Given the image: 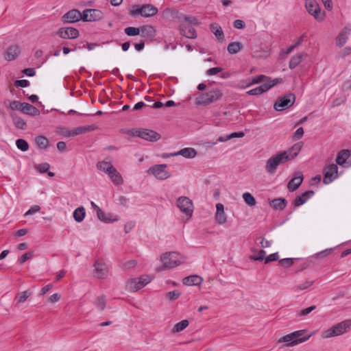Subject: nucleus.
Here are the masks:
<instances>
[{
	"instance_id": "nucleus-1",
	"label": "nucleus",
	"mask_w": 351,
	"mask_h": 351,
	"mask_svg": "<svg viewBox=\"0 0 351 351\" xmlns=\"http://www.w3.org/2000/svg\"><path fill=\"white\" fill-rule=\"evenodd\" d=\"M302 149L300 143H295L287 151L280 152L269 158L265 162V171L269 174L273 175L276 172L278 166L283 165L287 161L293 159L298 156Z\"/></svg>"
},
{
	"instance_id": "nucleus-2",
	"label": "nucleus",
	"mask_w": 351,
	"mask_h": 351,
	"mask_svg": "<svg viewBox=\"0 0 351 351\" xmlns=\"http://www.w3.org/2000/svg\"><path fill=\"white\" fill-rule=\"evenodd\" d=\"M311 336L312 334H306V330H299L282 336L278 339L277 343L292 347L306 341Z\"/></svg>"
},
{
	"instance_id": "nucleus-3",
	"label": "nucleus",
	"mask_w": 351,
	"mask_h": 351,
	"mask_svg": "<svg viewBox=\"0 0 351 351\" xmlns=\"http://www.w3.org/2000/svg\"><path fill=\"white\" fill-rule=\"evenodd\" d=\"M160 261L167 269L175 268L186 261V256L178 252H169L160 256Z\"/></svg>"
},
{
	"instance_id": "nucleus-4",
	"label": "nucleus",
	"mask_w": 351,
	"mask_h": 351,
	"mask_svg": "<svg viewBox=\"0 0 351 351\" xmlns=\"http://www.w3.org/2000/svg\"><path fill=\"white\" fill-rule=\"evenodd\" d=\"M199 24V22L196 17L184 16L182 18L180 32L188 38H195L197 34L194 26H197Z\"/></svg>"
},
{
	"instance_id": "nucleus-5",
	"label": "nucleus",
	"mask_w": 351,
	"mask_h": 351,
	"mask_svg": "<svg viewBox=\"0 0 351 351\" xmlns=\"http://www.w3.org/2000/svg\"><path fill=\"white\" fill-rule=\"evenodd\" d=\"M350 330L351 319H346L328 329L322 330L321 336L324 339H328L341 335Z\"/></svg>"
},
{
	"instance_id": "nucleus-6",
	"label": "nucleus",
	"mask_w": 351,
	"mask_h": 351,
	"mask_svg": "<svg viewBox=\"0 0 351 351\" xmlns=\"http://www.w3.org/2000/svg\"><path fill=\"white\" fill-rule=\"evenodd\" d=\"M153 279L152 276L147 274L141 275L138 278H130L125 283V289L132 293L136 292L150 283Z\"/></svg>"
},
{
	"instance_id": "nucleus-7",
	"label": "nucleus",
	"mask_w": 351,
	"mask_h": 351,
	"mask_svg": "<svg viewBox=\"0 0 351 351\" xmlns=\"http://www.w3.org/2000/svg\"><path fill=\"white\" fill-rule=\"evenodd\" d=\"M158 11V8L151 4L134 5L130 8L129 13L132 16H141L148 18L155 16Z\"/></svg>"
},
{
	"instance_id": "nucleus-8",
	"label": "nucleus",
	"mask_w": 351,
	"mask_h": 351,
	"mask_svg": "<svg viewBox=\"0 0 351 351\" xmlns=\"http://www.w3.org/2000/svg\"><path fill=\"white\" fill-rule=\"evenodd\" d=\"M221 97V92L214 88L205 93H198L196 95V102L199 105L206 106L219 100Z\"/></svg>"
},
{
	"instance_id": "nucleus-9",
	"label": "nucleus",
	"mask_w": 351,
	"mask_h": 351,
	"mask_svg": "<svg viewBox=\"0 0 351 351\" xmlns=\"http://www.w3.org/2000/svg\"><path fill=\"white\" fill-rule=\"evenodd\" d=\"M176 206L184 215L186 219L192 217L194 210L193 201L186 196H180L176 199Z\"/></svg>"
},
{
	"instance_id": "nucleus-10",
	"label": "nucleus",
	"mask_w": 351,
	"mask_h": 351,
	"mask_svg": "<svg viewBox=\"0 0 351 351\" xmlns=\"http://www.w3.org/2000/svg\"><path fill=\"white\" fill-rule=\"evenodd\" d=\"M305 8L309 14L317 22H322L326 18V13L321 11L318 3L315 0H305Z\"/></svg>"
},
{
	"instance_id": "nucleus-11",
	"label": "nucleus",
	"mask_w": 351,
	"mask_h": 351,
	"mask_svg": "<svg viewBox=\"0 0 351 351\" xmlns=\"http://www.w3.org/2000/svg\"><path fill=\"white\" fill-rule=\"evenodd\" d=\"M91 208L96 213L97 218L102 222L108 223L117 221L119 217L110 213H104L94 202H90Z\"/></svg>"
},
{
	"instance_id": "nucleus-12",
	"label": "nucleus",
	"mask_w": 351,
	"mask_h": 351,
	"mask_svg": "<svg viewBox=\"0 0 351 351\" xmlns=\"http://www.w3.org/2000/svg\"><path fill=\"white\" fill-rule=\"evenodd\" d=\"M165 165H155L147 170V173L154 176L156 179L163 180L171 176L170 172L166 170Z\"/></svg>"
},
{
	"instance_id": "nucleus-13",
	"label": "nucleus",
	"mask_w": 351,
	"mask_h": 351,
	"mask_svg": "<svg viewBox=\"0 0 351 351\" xmlns=\"http://www.w3.org/2000/svg\"><path fill=\"white\" fill-rule=\"evenodd\" d=\"M295 96L293 94L280 97L275 101L274 108L277 111H282L291 106L295 102Z\"/></svg>"
},
{
	"instance_id": "nucleus-14",
	"label": "nucleus",
	"mask_w": 351,
	"mask_h": 351,
	"mask_svg": "<svg viewBox=\"0 0 351 351\" xmlns=\"http://www.w3.org/2000/svg\"><path fill=\"white\" fill-rule=\"evenodd\" d=\"M84 21L93 22L101 19L104 17L103 12L98 9H87L82 13Z\"/></svg>"
},
{
	"instance_id": "nucleus-15",
	"label": "nucleus",
	"mask_w": 351,
	"mask_h": 351,
	"mask_svg": "<svg viewBox=\"0 0 351 351\" xmlns=\"http://www.w3.org/2000/svg\"><path fill=\"white\" fill-rule=\"evenodd\" d=\"M216 211L215 213V219L217 225L223 226L228 221V216L225 212V208L223 204L217 203L215 205Z\"/></svg>"
},
{
	"instance_id": "nucleus-16",
	"label": "nucleus",
	"mask_w": 351,
	"mask_h": 351,
	"mask_svg": "<svg viewBox=\"0 0 351 351\" xmlns=\"http://www.w3.org/2000/svg\"><path fill=\"white\" fill-rule=\"evenodd\" d=\"M82 14L77 10H69L62 16V21L64 23H73L82 19Z\"/></svg>"
},
{
	"instance_id": "nucleus-17",
	"label": "nucleus",
	"mask_w": 351,
	"mask_h": 351,
	"mask_svg": "<svg viewBox=\"0 0 351 351\" xmlns=\"http://www.w3.org/2000/svg\"><path fill=\"white\" fill-rule=\"evenodd\" d=\"M94 276L97 278H104L107 276L108 269L107 265L101 261H96L94 264Z\"/></svg>"
},
{
	"instance_id": "nucleus-18",
	"label": "nucleus",
	"mask_w": 351,
	"mask_h": 351,
	"mask_svg": "<svg viewBox=\"0 0 351 351\" xmlns=\"http://www.w3.org/2000/svg\"><path fill=\"white\" fill-rule=\"evenodd\" d=\"M337 163L343 167H349L351 166V151L343 150L337 156Z\"/></svg>"
},
{
	"instance_id": "nucleus-19",
	"label": "nucleus",
	"mask_w": 351,
	"mask_h": 351,
	"mask_svg": "<svg viewBox=\"0 0 351 351\" xmlns=\"http://www.w3.org/2000/svg\"><path fill=\"white\" fill-rule=\"evenodd\" d=\"M351 33V26L346 25L339 32L336 38L335 43L339 47H343L348 40L349 36Z\"/></svg>"
},
{
	"instance_id": "nucleus-20",
	"label": "nucleus",
	"mask_w": 351,
	"mask_h": 351,
	"mask_svg": "<svg viewBox=\"0 0 351 351\" xmlns=\"http://www.w3.org/2000/svg\"><path fill=\"white\" fill-rule=\"evenodd\" d=\"M58 35L64 39H73L79 36V32L76 28L67 27L59 29Z\"/></svg>"
},
{
	"instance_id": "nucleus-21",
	"label": "nucleus",
	"mask_w": 351,
	"mask_h": 351,
	"mask_svg": "<svg viewBox=\"0 0 351 351\" xmlns=\"http://www.w3.org/2000/svg\"><path fill=\"white\" fill-rule=\"evenodd\" d=\"M338 167L336 165H331L326 169L324 178V184H329L337 177Z\"/></svg>"
},
{
	"instance_id": "nucleus-22",
	"label": "nucleus",
	"mask_w": 351,
	"mask_h": 351,
	"mask_svg": "<svg viewBox=\"0 0 351 351\" xmlns=\"http://www.w3.org/2000/svg\"><path fill=\"white\" fill-rule=\"evenodd\" d=\"M134 138H138L148 142H155L160 138V133H130Z\"/></svg>"
},
{
	"instance_id": "nucleus-23",
	"label": "nucleus",
	"mask_w": 351,
	"mask_h": 351,
	"mask_svg": "<svg viewBox=\"0 0 351 351\" xmlns=\"http://www.w3.org/2000/svg\"><path fill=\"white\" fill-rule=\"evenodd\" d=\"M282 82H283V80L282 78H274V79L271 80L269 77V80H267L263 82L264 83L263 84H261V86H259L258 88H259L261 93L263 94V93L267 92V90H269V89H271L272 87H274L276 84L282 83Z\"/></svg>"
},
{
	"instance_id": "nucleus-24",
	"label": "nucleus",
	"mask_w": 351,
	"mask_h": 351,
	"mask_svg": "<svg viewBox=\"0 0 351 351\" xmlns=\"http://www.w3.org/2000/svg\"><path fill=\"white\" fill-rule=\"evenodd\" d=\"M182 156L185 158H193L196 156L197 152L195 149L192 147H186L180 149L178 152L171 153L170 156Z\"/></svg>"
},
{
	"instance_id": "nucleus-25",
	"label": "nucleus",
	"mask_w": 351,
	"mask_h": 351,
	"mask_svg": "<svg viewBox=\"0 0 351 351\" xmlns=\"http://www.w3.org/2000/svg\"><path fill=\"white\" fill-rule=\"evenodd\" d=\"M109 179L116 186H119L123 183V179L121 173L117 170L115 167L112 169L108 174Z\"/></svg>"
},
{
	"instance_id": "nucleus-26",
	"label": "nucleus",
	"mask_w": 351,
	"mask_h": 351,
	"mask_svg": "<svg viewBox=\"0 0 351 351\" xmlns=\"http://www.w3.org/2000/svg\"><path fill=\"white\" fill-rule=\"evenodd\" d=\"M20 53V49L17 45L10 46L5 52L4 58L8 61H12L16 58Z\"/></svg>"
},
{
	"instance_id": "nucleus-27",
	"label": "nucleus",
	"mask_w": 351,
	"mask_h": 351,
	"mask_svg": "<svg viewBox=\"0 0 351 351\" xmlns=\"http://www.w3.org/2000/svg\"><path fill=\"white\" fill-rule=\"evenodd\" d=\"M202 278L198 275H191L182 280L183 284L187 286H197L202 284Z\"/></svg>"
},
{
	"instance_id": "nucleus-28",
	"label": "nucleus",
	"mask_w": 351,
	"mask_h": 351,
	"mask_svg": "<svg viewBox=\"0 0 351 351\" xmlns=\"http://www.w3.org/2000/svg\"><path fill=\"white\" fill-rule=\"evenodd\" d=\"M267 80H269V77L265 75H259L254 76L252 78H248V82L246 83L245 86H243L242 88H246L252 85L257 84L261 82H263Z\"/></svg>"
},
{
	"instance_id": "nucleus-29",
	"label": "nucleus",
	"mask_w": 351,
	"mask_h": 351,
	"mask_svg": "<svg viewBox=\"0 0 351 351\" xmlns=\"http://www.w3.org/2000/svg\"><path fill=\"white\" fill-rule=\"evenodd\" d=\"M21 111L31 116H38L40 114V111L36 107L28 103H23Z\"/></svg>"
},
{
	"instance_id": "nucleus-30",
	"label": "nucleus",
	"mask_w": 351,
	"mask_h": 351,
	"mask_svg": "<svg viewBox=\"0 0 351 351\" xmlns=\"http://www.w3.org/2000/svg\"><path fill=\"white\" fill-rule=\"evenodd\" d=\"M302 180L303 177L300 174H298V176L293 178L288 183L287 187L289 190L291 191H295L302 184Z\"/></svg>"
},
{
	"instance_id": "nucleus-31",
	"label": "nucleus",
	"mask_w": 351,
	"mask_h": 351,
	"mask_svg": "<svg viewBox=\"0 0 351 351\" xmlns=\"http://www.w3.org/2000/svg\"><path fill=\"white\" fill-rule=\"evenodd\" d=\"M86 214L85 208L81 206L74 210L73 217L76 222L80 223L84 219Z\"/></svg>"
},
{
	"instance_id": "nucleus-32",
	"label": "nucleus",
	"mask_w": 351,
	"mask_h": 351,
	"mask_svg": "<svg viewBox=\"0 0 351 351\" xmlns=\"http://www.w3.org/2000/svg\"><path fill=\"white\" fill-rule=\"evenodd\" d=\"M96 166L99 171H101L106 174H108L110 171L112 170V169H114V166L112 165V163L106 160L99 161Z\"/></svg>"
},
{
	"instance_id": "nucleus-33",
	"label": "nucleus",
	"mask_w": 351,
	"mask_h": 351,
	"mask_svg": "<svg viewBox=\"0 0 351 351\" xmlns=\"http://www.w3.org/2000/svg\"><path fill=\"white\" fill-rule=\"evenodd\" d=\"M314 193L312 191H308L304 193H303L301 196L298 197L295 201L294 204L297 206H300L304 204L308 199L313 197Z\"/></svg>"
},
{
	"instance_id": "nucleus-34",
	"label": "nucleus",
	"mask_w": 351,
	"mask_h": 351,
	"mask_svg": "<svg viewBox=\"0 0 351 351\" xmlns=\"http://www.w3.org/2000/svg\"><path fill=\"white\" fill-rule=\"evenodd\" d=\"M141 33L143 36L153 38L155 36L156 30L151 25H143L141 27Z\"/></svg>"
},
{
	"instance_id": "nucleus-35",
	"label": "nucleus",
	"mask_w": 351,
	"mask_h": 351,
	"mask_svg": "<svg viewBox=\"0 0 351 351\" xmlns=\"http://www.w3.org/2000/svg\"><path fill=\"white\" fill-rule=\"evenodd\" d=\"M306 55L305 53H299L293 56L290 61L289 66L291 69H295L302 60L303 56Z\"/></svg>"
},
{
	"instance_id": "nucleus-36",
	"label": "nucleus",
	"mask_w": 351,
	"mask_h": 351,
	"mask_svg": "<svg viewBox=\"0 0 351 351\" xmlns=\"http://www.w3.org/2000/svg\"><path fill=\"white\" fill-rule=\"evenodd\" d=\"M270 204L273 206L274 208L282 210L285 208L287 204L284 199L278 198L271 201Z\"/></svg>"
},
{
	"instance_id": "nucleus-37",
	"label": "nucleus",
	"mask_w": 351,
	"mask_h": 351,
	"mask_svg": "<svg viewBox=\"0 0 351 351\" xmlns=\"http://www.w3.org/2000/svg\"><path fill=\"white\" fill-rule=\"evenodd\" d=\"M211 32L217 37L219 40L223 39V32L221 27L217 23H213L210 25Z\"/></svg>"
},
{
	"instance_id": "nucleus-38",
	"label": "nucleus",
	"mask_w": 351,
	"mask_h": 351,
	"mask_svg": "<svg viewBox=\"0 0 351 351\" xmlns=\"http://www.w3.org/2000/svg\"><path fill=\"white\" fill-rule=\"evenodd\" d=\"M36 143L41 149H46L49 146L48 139L43 136H38L36 138Z\"/></svg>"
},
{
	"instance_id": "nucleus-39",
	"label": "nucleus",
	"mask_w": 351,
	"mask_h": 351,
	"mask_svg": "<svg viewBox=\"0 0 351 351\" xmlns=\"http://www.w3.org/2000/svg\"><path fill=\"white\" fill-rule=\"evenodd\" d=\"M242 197L243 199V201L247 206H249L250 207H253L256 205V199L250 193H249V192L244 193L242 195Z\"/></svg>"
},
{
	"instance_id": "nucleus-40",
	"label": "nucleus",
	"mask_w": 351,
	"mask_h": 351,
	"mask_svg": "<svg viewBox=\"0 0 351 351\" xmlns=\"http://www.w3.org/2000/svg\"><path fill=\"white\" fill-rule=\"evenodd\" d=\"M31 295V293L29 291H24L21 293H19L15 297L14 301L17 304H21L25 302L27 299Z\"/></svg>"
},
{
	"instance_id": "nucleus-41",
	"label": "nucleus",
	"mask_w": 351,
	"mask_h": 351,
	"mask_svg": "<svg viewBox=\"0 0 351 351\" xmlns=\"http://www.w3.org/2000/svg\"><path fill=\"white\" fill-rule=\"evenodd\" d=\"M241 49V44L239 42H232L228 44L227 49L230 54L238 53Z\"/></svg>"
},
{
	"instance_id": "nucleus-42",
	"label": "nucleus",
	"mask_w": 351,
	"mask_h": 351,
	"mask_svg": "<svg viewBox=\"0 0 351 351\" xmlns=\"http://www.w3.org/2000/svg\"><path fill=\"white\" fill-rule=\"evenodd\" d=\"M189 326V321L186 319H184L178 323H177L173 328V332H179L184 330Z\"/></svg>"
},
{
	"instance_id": "nucleus-43",
	"label": "nucleus",
	"mask_w": 351,
	"mask_h": 351,
	"mask_svg": "<svg viewBox=\"0 0 351 351\" xmlns=\"http://www.w3.org/2000/svg\"><path fill=\"white\" fill-rule=\"evenodd\" d=\"M265 255L266 253L264 250H258L257 252H255L252 255L250 256V259H252L254 261H263L265 260Z\"/></svg>"
},
{
	"instance_id": "nucleus-44",
	"label": "nucleus",
	"mask_w": 351,
	"mask_h": 351,
	"mask_svg": "<svg viewBox=\"0 0 351 351\" xmlns=\"http://www.w3.org/2000/svg\"><path fill=\"white\" fill-rule=\"evenodd\" d=\"M124 32L129 36H137L141 33V27H128Z\"/></svg>"
},
{
	"instance_id": "nucleus-45",
	"label": "nucleus",
	"mask_w": 351,
	"mask_h": 351,
	"mask_svg": "<svg viewBox=\"0 0 351 351\" xmlns=\"http://www.w3.org/2000/svg\"><path fill=\"white\" fill-rule=\"evenodd\" d=\"M243 136L244 133H230V134L226 135V136L219 137V141L224 142L233 138H242L243 137Z\"/></svg>"
},
{
	"instance_id": "nucleus-46",
	"label": "nucleus",
	"mask_w": 351,
	"mask_h": 351,
	"mask_svg": "<svg viewBox=\"0 0 351 351\" xmlns=\"http://www.w3.org/2000/svg\"><path fill=\"white\" fill-rule=\"evenodd\" d=\"M94 304L98 309L104 310L106 307V300L104 297L103 295L97 297Z\"/></svg>"
},
{
	"instance_id": "nucleus-47",
	"label": "nucleus",
	"mask_w": 351,
	"mask_h": 351,
	"mask_svg": "<svg viewBox=\"0 0 351 351\" xmlns=\"http://www.w3.org/2000/svg\"><path fill=\"white\" fill-rule=\"evenodd\" d=\"M16 145L17 148L23 152L27 151L29 149L28 143L23 139H18L16 141Z\"/></svg>"
},
{
	"instance_id": "nucleus-48",
	"label": "nucleus",
	"mask_w": 351,
	"mask_h": 351,
	"mask_svg": "<svg viewBox=\"0 0 351 351\" xmlns=\"http://www.w3.org/2000/svg\"><path fill=\"white\" fill-rule=\"evenodd\" d=\"M181 295V292L178 290H173L168 292L166 297L168 300L173 301L178 299Z\"/></svg>"
},
{
	"instance_id": "nucleus-49",
	"label": "nucleus",
	"mask_w": 351,
	"mask_h": 351,
	"mask_svg": "<svg viewBox=\"0 0 351 351\" xmlns=\"http://www.w3.org/2000/svg\"><path fill=\"white\" fill-rule=\"evenodd\" d=\"M35 168L40 172V173H45L47 172L49 168L50 165L47 162H43L39 165H37Z\"/></svg>"
},
{
	"instance_id": "nucleus-50",
	"label": "nucleus",
	"mask_w": 351,
	"mask_h": 351,
	"mask_svg": "<svg viewBox=\"0 0 351 351\" xmlns=\"http://www.w3.org/2000/svg\"><path fill=\"white\" fill-rule=\"evenodd\" d=\"M312 284H313V281H306L303 283L298 285L295 287V291H302V290L306 289L308 287H310L312 285Z\"/></svg>"
},
{
	"instance_id": "nucleus-51",
	"label": "nucleus",
	"mask_w": 351,
	"mask_h": 351,
	"mask_svg": "<svg viewBox=\"0 0 351 351\" xmlns=\"http://www.w3.org/2000/svg\"><path fill=\"white\" fill-rule=\"evenodd\" d=\"M135 222L134 221H130L125 223L124 226V231L125 233H129L134 227Z\"/></svg>"
},
{
	"instance_id": "nucleus-52",
	"label": "nucleus",
	"mask_w": 351,
	"mask_h": 351,
	"mask_svg": "<svg viewBox=\"0 0 351 351\" xmlns=\"http://www.w3.org/2000/svg\"><path fill=\"white\" fill-rule=\"evenodd\" d=\"M22 104L23 103H21L18 101H12L10 104V108L12 110H21V108H22Z\"/></svg>"
},
{
	"instance_id": "nucleus-53",
	"label": "nucleus",
	"mask_w": 351,
	"mask_h": 351,
	"mask_svg": "<svg viewBox=\"0 0 351 351\" xmlns=\"http://www.w3.org/2000/svg\"><path fill=\"white\" fill-rule=\"evenodd\" d=\"M222 71L221 67H213L207 70L206 75L208 76L215 75Z\"/></svg>"
},
{
	"instance_id": "nucleus-54",
	"label": "nucleus",
	"mask_w": 351,
	"mask_h": 351,
	"mask_svg": "<svg viewBox=\"0 0 351 351\" xmlns=\"http://www.w3.org/2000/svg\"><path fill=\"white\" fill-rule=\"evenodd\" d=\"M278 258H279V256L277 252L271 254L265 258V263H268L269 262L276 261L278 259Z\"/></svg>"
},
{
	"instance_id": "nucleus-55",
	"label": "nucleus",
	"mask_w": 351,
	"mask_h": 351,
	"mask_svg": "<svg viewBox=\"0 0 351 351\" xmlns=\"http://www.w3.org/2000/svg\"><path fill=\"white\" fill-rule=\"evenodd\" d=\"M315 308V306H311L306 308H304L303 310H302L300 313H299V315L300 316H306L308 314H309L311 312H312L314 309Z\"/></svg>"
},
{
	"instance_id": "nucleus-56",
	"label": "nucleus",
	"mask_w": 351,
	"mask_h": 351,
	"mask_svg": "<svg viewBox=\"0 0 351 351\" xmlns=\"http://www.w3.org/2000/svg\"><path fill=\"white\" fill-rule=\"evenodd\" d=\"M60 298H61V295L59 293H53V295H51L48 298V301L50 303H56L60 300Z\"/></svg>"
},
{
	"instance_id": "nucleus-57",
	"label": "nucleus",
	"mask_w": 351,
	"mask_h": 351,
	"mask_svg": "<svg viewBox=\"0 0 351 351\" xmlns=\"http://www.w3.org/2000/svg\"><path fill=\"white\" fill-rule=\"evenodd\" d=\"M40 209V207L39 206L34 205V206H31L27 211L25 212V215L27 216V215H31L32 213H35L39 211Z\"/></svg>"
},
{
	"instance_id": "nucleus-58",
	"label": "nucleus",
	"mask_w": 351,
	"mask_h": 351,
	"mask_svg": "<svg viewBox=\"0 0 351 351\" xmlns=\"http://www.w3.org/2000/svg\"><path fill=\"white\" fill-rule=\"evenodd\" d=\"M32 256V254L31 252H27L19 258V262L20 264H23L27 260L29 259Z\"/></svg>"
},
{
	"instance_id": "nucleus-59",
	"label": "nucleus",
	"mask_w": 351,
	"mask_h": 351,
	"mask_svg": "<svg viewBox=\"0 0 351 351\" xmlns=\"http://www.w3.org/2000/svg\"><path fill=\"white\" fill-rule=\"evenodd\" d=\"M17 128L24 130L26 125L25 122L21 119H16L14 121Z\"/></svg>"
},
{
	"instance_id": "nucleus-60",
	"label": "nucleus",
	"mask_w": 351,
	"mask_h": 351,
	"mask_svg": "<svg viewBox=\"0 0 351 351\" xmlns=\"http://www.w3.org/2000/svg\"><path fill=\"white\" fill-rule=\"evenodd\" d=\"M246 94L248 95L257 96V95H261L262 93H261L258 86H257L254 88H252V89L248 90L247 92H246Z\"/></svg>"
},
{
	"instance_id": "nucleus-61",
	"label": "nucleus",
	"mask_w": 351,
	"mask_h": 351,
	"mask_svg": "<svg viewBox=\"0 0 351 351\" xmlns=\"http://www.w3.org/2000/svg\"><path fill=\"white\" fill-rule=\"evenodd\" d=\"M233 26L236 29H242L244 27L245 24L242 20L237 19L234 21Z\"/></svg>"
},
{
	"instance_id": "nucleus-62",
	"label": "nucleus",
	"mask_w": 351,
	"mask_h": 351,
	"mask_svg": "<svg viewBox=\"0 0 351 351\" xmlns=\"http://www.w3.org/2000/svg\"><path fill=\"white\" fill-rule=\"evenodd\" d=\"M53 287V285L51 284H48L45 286H44L40 293H39V295L41 296V295H45V293H47L51 288Z\"/></svg>"
},
{
	"instance_id": "nucleus-63",
	"label": "nucleus",
	"mask_w": 351,
	"mask_h": 351,
	"mask_svg": "<svg viewBox=\"0 0 351 351\" xmlns=\"http://www.w3.org/2000/svg\"><path fill=\"white\" fill-rule=\"evenodd\" d=\"M29 84V81L26 80H19L16 81V85L23 88L28 86Z\"/></svg>"
},
{
	"instance_id": "nucleus-64",
	"label": "nucleus",
	"mask_w": 351,
	"mask_h": 351,
	"mask_svg": "<svg viewBox=\"0 0 351 351\" xmlns=\"http://www.w3.org/2000/svg\"><path fill=\"white\" fill-rule=\"evenodd\" d=\"M23 73L29 76V77H32V76H34L35 74H36V71L34 69H32V68H27V69H25L24 71H23Z\"/></svg>"
}]
</instances>
